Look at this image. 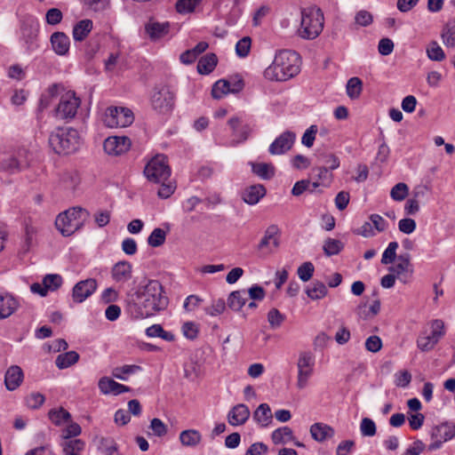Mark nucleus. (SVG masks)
Masks as SVG:
<instances>
[{"instance_id":"nucleus-23","label":"nucleus","mask_w":455,"mask_h":455,"mask_svg":"<svg viewBox=\"0 0 455 455\" xmlns=\"http://www.w3.org/2000/svg\"><path fill=\"white\" fill-rule=\"evenodd\" d=\"M52 50L58 55L64 56L69 51L70 40L63 32H54L50 38Z\"/></svg>"},{"instance_id":"nucleus-21","label":"nucleus","mask_w":455,"mask_h":455,"mask_svg":"<svg viewBox=\"0 0 455 455\" xmlns=\"http://www.w3.org/2000/svg\"><path fill=\"white\" fill-rule=\"evenodd\" d=\"M132 266L126 260L118 261L111 269V276L116 283H125L132 278Z\"/></svg>"},{"instance_id":"nucleus-57","label":"nucleus","mask_w":455,"mask_h":455,"mask_svg":"<svg viewBox=\"0 0 455 455\" xmlns=\"http://www.w3.org/2000/svg\"><path fill=\"white\" fill-rule=\"evenodd\" d=\"M284 319H285L284 315H283L276 308H272L267 313V321L272 329L279 328L282 325Z\"/></svg>"},{"instance_id":"nucleus-62","label":"nucleus","mask_w":455,"mask_h":455,"mask_svg":"<svg viewBox=\"0 0 455 455\" xmlns=\"http://www.w3.org/2000/svg\"><path fill=\"white\" fill-rule=\"evenodd\" d=\"M149 428L152 430L153 435L157 437H163L168 432L167 426L160 419L157 418H154L150 421Z\"/></svg>"},{"instance_id":"nucleus-39","label":"nucleus","mask_w":455,"mask_h":455,"mask_svg":"<svg viewBox=\"0 0 455 455\" xmlns=\"http://www.w3.org/2000/svg\"><path fill=\"white\" fill-rule=\"evenodd\" d=\"M79 360V355L76 351H69L57 356L55 363L59 369H66Z\"/></svg>"},{"instance_id":"nucleus-24","label":"nucleus","mask_w":455,"mask_h":455,"mask_svg":"<svg viewBox=\"0 0 455 455\" xmlns=\"http://www.w3.org/2000/svg\"><path fill=\"white\" fill-rule=\"evenodd\" d=\"M28 165V162L26 158L21 156H9L2 159L0 166L3 170L7 171L11 173L20 172Z\"/></svg>"},{"instance_id":"nucleus-50","label":"nucleus","mask_w":455,"mask_h":455,"mask_svg":"<svg viewBox=\"0 0 455 455\" xmlns=\"http://www.w3.org/2000/svg\"><path fill=\"white\" fill-rule=\"evenodd\" d=\"M166 232L160 228H155L148 237V243L152 247H158L165 242Z\"/></svg>"},{"instance_id":"nucleus-19","label":"nucleus","mask_w":455,"mask_h":455,"mask_svg":"<svg viewBox=\"0 0 455 455\" xmlns=\"http://www.w3.org/2000/svg\"><path fill=\"white\" fill-rule=\"evenodd\" d=\"M250 414L248 406L239 403L235 405L228 412V421L231 426H241L248 420Z\"/></svg>"},{"instance_id":"nucleus-5","label":"nucleus","mask_w":455,"mask_h":455,"mask_svg":"<svg viewBox=\"0 0 455 455\" xmlns=\"http://www.w3.org/2000/svg\"><path fill=\"white\" fill-rule=\"evenodd\" d=\"M88 216L82 207H73L58 215L55 226L64 236H69L83 227Z\"/></svg>"},{"instance_id":"nucleus-52","label":"nucleus","mask_w":455,"mask_h":455,"mask_svg":"<svg viewBox=\"0 0 455 455\" xmlns=\"http://www.w3.org/2000/svg\"><path fill=\"white\" fill-rule=\"evenodd\" d=\"M315 272V267L312 262L307 261L301 264L297 270V274L299 275V278L302 282H307L309 281Z\"/></svg>"},{"instance_id":"nucleus-45","label":"nucleus","mask_w":455,"mask_h":455,"mask_svg":"<svg viewBox=\"0 0 455 455\" xmlns=\"http://www.w3.org/2000/svg\"><path fill=\"white\" fill-rule=\"evenodd\" d=\"M363 89L362 80L358 77L350 78L346 86L347 96L354 100L359 98Z\"/></svg>"},{"instance_id":"nucleus-2","label":"nucleus","mask_w":455,"mask_h":455,"mask_svg":"<svg viewBox=\"0 0 455 455\" xmlns=\"http://www.w3.org/2000/svg\"><path fill=\"white\" fill-rule=\"evenodd\" d=\"M299 55L291 50L280 51L270 66L264 71V77L269 81L284 82L299 72Z\"/></svg>"},{"instance_id":"nucleus-42","label":"nucleus","mask_w":455,"mask_h":455,"mask_svg":"<svg viewBox=\"0 0 455 455\" xmlns=\"http://www.w3.org/2000/svg\"><path fill=\"white\" fill-rule=\"evenodd\" d=\"M85 443L81 439H73L65 441L62 443L63 452L65 455H80L84 449Z\"/></svg>"},{"instance_id":"nucleus-40","label":"nucleus","mask_w":455,"mask_h":455,"mask_svg":"<svg viewBox=\"0 0 455 455\" xmlns=\"http://www.w3.org/2000/svg\"><path fill=\"white\" fill-rule=\"evenodd\" d=\"M328 292L325 284L320 281H314L311 287L306 289L307 295L313 300L324 298Z\"/></svg>"},{"instance_id":"nucleus-14","label":"nucleus","mask_w":455,"mask_h":455,"mask_svg":"<svg viewBox=\"0 0 455 455\" xmlns=\"http://www.w3.org/2000/svg\"><path fill=\"white\" fill-rule=\"evenodd\" d=\"M278 233L279 229L275 225H271L266 229L263 237L258 244V250L263 255L271 254L279 246Z\"/></svg>"},{"instance_id":"nucleus-64","label":"nucleus","mask_w":455,"mask_h":455,"mask_svg":"<svg viewBox=\"0 0 455 455\" xmlns=\"http://www.w3.org/2000/svg\"><path fill=\"white\" fill-rule=\"evenodd\" d=\"M63 18L62 12L58 8H51L45 14L46 22L49 25H57L61 22Z\"/></svg>"},{"instance_id":"nucleus-56","label":"nucleus","mask_w":455,"mask_h":455,"mask_svg":"<svg viewBox=\"0 0 455 455\" xmlns=\"http://www.w3.org/2000/svg\"><path fill=\"white\" fill-rule=\"evenodd\" d=\"M45 401V397L39 392H33L26 397V404L28 408L36 410L40 408Z\"/></svg>"},{"instance_id":"nucleus-32","label":"nucleus","mask_w":455,"mask_h":455,"mask_svg":"<svg viewBox=\"0 0 455 455\" xmlns=\"http://www.w3.org/2000/svg\"><path fill=\"white\" fill-rule=\"evenodd\" d=\"M247 299L245 290L235 291L228 298V306L234 311H239L245 305Z\"/></svg>"},{"instance_id":"nucleus-30","label":"nucleus","mask_w":455,"mask_h":455,"mask_svg":"<svg viewBox=\"0 0 455 455\" xmlns=\"http://www.w3.org/2000/svg\"><path fill=\"white\" fill-rule=\"evenodd\" d=\"M273 414L267 403H260L253 412L254 420L261 427H267L272 422Z\"/></svg>"},{"instance_id":"nucleus-53","label":"nucleus","mask_w":455,"mask_h":455,"mask_svg":"<svg viewBox=\"0 0 455 455\" xmlns=\"http://www.w3.org/2000/svg\"><path fill=\"white\" fill-rule=\"evenodd\" d=\"M398 248L397 242H390L384 251L381 258V263L384 265H387L393 263L396 259V250Z\"/></svg>"},{"instance_id":"nucleus-15","label":"nucleus","mask_w":455,"mask_h":455,"mask_svg":"<svg viewBox=\"0 0 455 455\" xmlns=\"http://www.w3.org/2000/svg\"><path fill=\"white\" fill-rule=\"evenodd\" d=\"M98 287L96 279L88 278L75 284L72 290V299L76 303H82L94 293Z\"/></svg>"},{"instance_id":"nucleus-6","label":"nucleus","mask_w":455,"mask_h":455,"mask_svg":"<svg viewBox=\"0 0 455 455\" xmlns=\"http://www.w3.org/2000/svg\"><path fill=\"white\" fill-rule=\"evenodd\" d=\"M144 174L149 181L164 182L171 176V168L164 155H157L145 166Z\"/></svg>"},{"instance_id":"nucleus-16","label":"nucleus","mask_w":455,"mask_h":455,"mask_svg":"<svg viewBox=\"0 0 455 455\" xmlns=\"http://www.w3.org/2000/svg\"><path fill=\"white\" fill-rule=\"evenodd\" d=\"M131 140L125 136H112L105 140L103 148L108 155L120 156L131 148Z\"/></svg>"},{"instance_id":"nucleus-49","label":"nucleus","mask_w":455,"mask_h":455,"mask_svg":"<svg viewBox=\"0 0 455 455\" xmlns=\"http://www.w3.org/2000/svg\"><path fill=\"white\" fill-rule=\"evenodd\" d=\"M427 55L431 60L442 61L445 59V53L441 46L435 42L432 41L427 48Z\"/></svg>"},{"instance_id":"nucleus-18","label":"nucleus","mask_w":455,"mask_h":455,"mask_svg":"<svg viewBox=\"0 0 455 455\" xmlns=\"http://www.w3.org/2000/svg\"><path fill=\"white\" fill-rule=\"evenodd\" d=\"M243 87V83L241 80L231 84L228 80H219L217 81L212 89V95L214 99H221L223 96L228 93H236L242 91Z\"/></svg>"},{"instance_id":"nucleus-37","label":"nucleus","mask_w":455,"mask_h":455,"mask_svg":"<svg viewBox=\"0 0 455 455\" xmlns=\"http://www.w3.org/2000/svg\"><path fill=\"white\" fill-rule=\"evenodd\" d=\"M271 439L275 444H284L294 439L293 432L289 427H282L271 435Z\"/></svg>"},{"instance_id":"nucleus-60","label":"nucleus","mask_w":455,"mask_h":455,"mask_svg":"<svg viewBox=\"0 0 455 455\" xmlns=\"http://www.w3.org/2000/svg\"><path fill=\"white\" fill-rule=\"evenodd\" d=\"M318 159L324 164L323 166L328 167L331 171L336 170L339 166V159L334 154H323L318 156Z\"/></svg>"},{"instance_id":"nucleus-27","label":"nucleus","mask_w":455,"mask_h":455,"mask_svg":"<svg viewBox=\"0 0 455 455\" xmlns=\"http://www.w3.org/2000/svg\"><path fill=\"white\" fill-rule=\"evenodd\" d=\"M18 307L19 302L12 295H0V319H4L12 315Z\"/></svg>"},{"instance_id":"nucleus-43","label":"nucleus","mask_w":455,"mask_h":455,"mask_svg":"<svg viewBox=\"0 0 455 455\" xmlns=\"http://www.w3.org/2000/svg\"><path fill=\"white\" fill-rule=\"evenodd\" d=\"M410 267L411 256L409 253H403L397 257V263L395 266L390 267L389 270L395 272V275L399 277L405 272H408Z\"/></svg>"},{"instance_id":"nucleus-46","label":"nucleus","mask_w":455,"mask_h":455,"mask_svg":"<svg viewBox=\"0 0 455 455\" xmlns=\"http://www.w3.org/2000/svg\"><path fill=\"white\" fill-rule=\"evenodd\" d=\"M141 368L139 365H123L120 367H116L112 371V375L114 378H116L121 380H126L127 375L133 374L136 371H140Z\"/></svg>"},{"instance_id":"nucleus-54","label":"nucleus","mask_w":455,"mask_h":455,"mask_svg":"<svg viewBox=\"0 0 455 455\" xmlns=\"http://www.w3.org/2000/svg\"><path fill=\"white\" fill-rule=\"evenodd\" d=\"M409 188L405 183L400 182L395 185L390 192V196L395 201H403L408 196Z\"/></svg>"},{"instance_id":"nucleus-59","label":"nucleus","mask_w":455,"mask_h":455,"mask_svg":"<svg viewBox=\"0 0 455 455\" xmlns=\"http://www.w3.org/2000/svg\"><path fill=\"white\" fill-rule=\"evenodd\" d=\"M100 447L105 455H117V446L115 441L110 437H101Z\"/></svg>"},{"instance_id":"nucleus-9","label":"nucleus","mask_w":455,"mask_h":455,"mask_svg":"<svg viewBox=\"0 0 455 455\" xmlns=\"http://www.w3.org/2000/svg\"><path fill=\"white\" fill-rule=\"evenodd\" d=\"M444 333L443 322L439 319L434 320L431 323V332L420 334L417 339V346L421 351H429L434 348Z\"/></svg>"},{"instance_id":"nucleus-63","label":"nucleus","mask_w":455,"mask_h":455,"mask_svg":"<svg viewBox=\"0 0 455 455\" xmlns=\"http://www.w3.org/2000/svg\"><path fill=\"white\" fill-rule=\"evenodd\" d=\"M373 22V16L365 10H361L355 13V23L361 27H368Z\"/></svg>"},{"instance_id":"nucleus-29","label":"nucleus","mask_w":455,"mask_h":455,"mask_svg":"<svg viewBox=\"0 0 455 455\" xmlns=\"http://www.w3.org/2000/svg\"><path fill=\"white\" fill-rule=\"evenodd\" d=\"M93 23L89 19H84L75 24L72 31L73 38L76 42L84 41L91 33Z\"/></svg>"},{"instance_id":"nucleus-35","label":"nucleus","mask_w":455,"mask_h":455,"mask_svg":"<svg viewBox=\"0 0 455 455\" xmlns=\"http://www.w3.org/2000/svg\"><path fill=\"white\" fill-rule=\"evenodd\" d=\"M202 435L196 429L183 430L180 434V441L184 446L195 447L200 443Z\"/></svg>"},{"instance_id":"nucleus-28","label":"nucleus","mask_w":455,"mask_h":455,"mask_svg":"<svg viewBox=\"0 0 455 455\" xmlns=\"http://www.w3.org/2000/svg\"><path fill=\"white\" fill-rule=\"evenodd\" d=\"M334 429L323 423H315L310 427V434L317 442H323L334 435Z\"/></svg>"},{"instance_id":"nucleus-41","label":"nucleus","mask_w":455,"mask_h":455,"mask_svg":"<svg viewBox=\"0 0 455 455\" xmlns=\"http://www.w3.org/2000/svg\"><path fill=\"white\" fill-rule=\"evenodd\" d=\"M60 183L65 189L75 190L80 183V177L75 171L65 172L61 175Z\"/></svg>"},{"instance_id":"nucleus-12","label":"nucleus","mask_w":455,"mask_h":455,"mask_svg":"<svg viewBox=\"0 0 455 455\" xmlns=\"http://www.w3.org/2000/svg\"><path fill=\"white\" fill-rule=\"evenodd\" d=\"M81 100L76 93L68 91L61 95L56 108V115L61 119H72L76 115Z\"/></svg>"},{"instance_id":"nucleus-33","label":"nucleus","mask_w":455,"mask_h":455,"mask_svg":"<svg viewBox=\"0 0 455 455\" xmlns=\"http://www.w3.org/2000/svg\"><path fill=\"white\" fill-rule=\"evenodd\" d=\"M218 63V58L214 53H207L197 63V71L203 75H208L213 71Z\"/></svg>"},{"instance_id":"nucleus-58","label":"nucleus","mask_w":455,"mask_h":455,"mask_svg":"<svg viewBox=\"0 0 455 455\" xmlns=\"http://www.w3.org/2000/svg\"><path fill=\"white\" fill-rule=\"evenodd\" d=\"M251 45V39L249 36H244L240 39L235 44V52L240 58L248 56Z\"/></svg>"},{"instance_id":"nucleus-25","label":"nucleus","mask_w":455,"mask_h":455,"mask_svg":"<svg viewBox=\"0 0 455 455\" xmlns=\"http://www.w3.org/2000/svg\"><path fill=\"white\" fill-rule=\"evenodd\" d=\"M266 195V188L263 185L257 184L251 185L246 188L242 195L243 200L250 204L253 205L259 203V201Z\"/></svg>"},{"instance_id":"nucleus-48","label":"nucleus","mask_w":455,"mask_h":455,"mask_svg":"<svg viewBox=\"0 0 455 455\" xmlns=\"http://www.w3.org/2000/svg\"><path fill=\"white\" fill-rule=\"evenodd\" d=\"M63 283L61 275L58 274H48L43 278V284L45 286L47 291H57Z\"/></svg>"},{"instance_id":"nucleus-55","label":"nucleus","mask_w":455,"mask_h":455,"mask_svg":"<svg viewBox=\"0 0 455 455\" xmlns=\"http://www.w3.org/2000/svg\"><path fill=\"white\" fill-rule=\"evenodd\" d=\"M360 432L363 436L375 435L377 432L375 422L370 418H363L360 423Z\"/></svg>"},{"instance_id":"nucleus-26","label":"nucleus","mask_w":455,"mask_h":455,"mask_svg":"<svg viewBox=\"0 0 455 455\" xmlns=\"http://www.w3.org/2000/svg\"><path fill=\"white\" fill-rule=\"evenodd\" d=\"M145 30L151 40L156 41L169 33L170 24L150 21L146 24Z\"/></svg>"},{"instance_id":"nucleus-38","label":"nucleus","mask_w":455,"mask_h":455,"mask_svg":"<svg viewBox=\"0 0 455 455\" xmlns=\"http://www.w3.org/2000/svg\"><path fill=\"white\" fill-rule=\"evenodd\" d=\"M146 335L148 338H161L166 341H173L175 336L171 331L164 330L160 324H153L146 329Z\"/></svg>"},{"instance_id":"nucleus-1","label":"nucleus","mask_w":455,"mask_h":455,"mask_svg":"<svg viewBox=\"0 0 455 455\" xmlns=\"http://www.w3.org/2000/svg\"><path fill=\"white\" fill-rule=\"evenodd\" d=\"M164 288L157 280H149L135 292V299L129 305V311L133 318H147L166 308L168 298L164 294Z\"/></svg>"},{"instance_id":"nucleus-61","label":"nucleus","mask_w":455,"mask_h":455,"mask_svg":"<svg viewBox=\"0 0 455 455\" xmlns=\"http://www.w3.org/2000/svg\"><path fill=\"white\" fill-rule=\"evenodd\" d=\"M226 308V303L224 299H219L213 300L212 305L204 307V312L211 316H217L221 315Z\"/></svg>"},{"instance_id":"nucleus-8","label":"nucleus","mask_w":455,"mask_h":455,"mask_svg":"<svg viewBox=\"0 0 455 455\" xmlns=\"http://www.w3.org/2000/svg\"><path fill=\"white\" fill-rule=\"evenodd\" d=\"M153 108L160 114L171 112L174 106V94L166 85L155 87L151 96Z\"/></svg>"},{"instance_id":"nucleus-31","label":"nucleus","mask_w":455,"mask_h":455,"mask_svg":"<svg viewBox=\"0 0 455 455\" xmlns=\"http://www.w3.org/2000/svg\"><path fill=\"white\" fill-rule=\"evenodd\" d=\"M48 418L55 426H62L71 421V414L63 407L51 409L48 412Z\"/></svg>"},{"instance_id":"nucleus-11","label":"nucleus","mask_w":455,"mask_h":455,"mask_svg":"<svg viewBox=\"0 0 455 455\" xmlns=\"http://www.w3.org/2000/svg\"><path fill=\"white\" fill-rule=\"evenodd\" d=\"M455 436V424L452 422H443L435 426L431 430V438L433 442L428 445L429 451L440 449L443 443L451 440Z\"/></svg>"},{"instance_id":"nucleus-36","label":"nucleus","mask_w":455,"mask_h":455,"mask_svg":"<svg viewBox=\"0 0 455 455\" xmlns=\"http://www.w3.org/2000/svg\"><path fill=\"white\" fill-rule=\"evenodd\" d=\"M425 187H419L413 192V196L408 199L404 205V212L407 215H414L419 211V203L418 197L425 194Z\"/></svg>"},{"instance_id":"nucleus-10","label":"nucleus","mask_w":455,"mask_h":455,"mask_svg":"<svg viewBox=\"0 0 455 455\" xmlns=\"http://www.w3.org/2000/svg\"><path fill=\"white\" fill-rule=\"evenodd\" d=\"M39 33V23L36 19L28 17L22 21L20 26V39L24 43L28 52L34 51L38 47L37 37Z\"/></svg>"},{"instance_id":"nucleus-13","label":"nucleus","mask_w":455,"mask_h":455,"mask_svg":"<svg viewBox=\"0 0 455 455\" xmlns=\"http://www.w3.org/2000/svg\"><path fill=\"white\" fill-rule=\"evenodd\" d=\"M314 364V356L310 352H302L299 354L297 363V387L299 389H304L307 386V381L313 374Z\"/></svg>"},{"instance_id":"nucleus-22","label":"nucleus","mask_w":455,"mask_h":455,"mask_svg":"<svg viewBox=\"0 0 455 455\" xmlns=\"http://www.w3.org/2000/svg\"><path fill=\"white\" fill-rule=\"evenodd\" d=\"M23 371L18 365L11 366L4 376V384L8 390L13 391L17 389L23 381Z\"/></svg>"},{"instance_id":"nucleus-4","label":"nucleus","mask_w":455,"mask_h":455,"mask_svg":"<svg viewBox=\"0 0 455 455\" xmlns=\"http://www.w3.org/2000/svg\"><path fill=\"white\" fill-rule=\"evenodd\" d=\"M323 13L320 8H307L301 12V24L299 36L307 40L317 37L323 28Z\"/></svg>"},{"instance_id":"nucleus-34","label":"nucleus","mask_w":455,"mask_h":455,"mask_svg":"<svg viewBox=\"0 0 455 455\" xmlns=\"http://www.w3.org/2000/svg\"><path fill=\"white\" fill-rule=\"evenodd\" d=\"M251 170L254 174L262 180H270L275 173V166L267 163H252Z\"/></svg>"},{"instance_id":"nucleus-17","label":"nucleus","mask_w":455,"mask_h":455,"mask_svg":"<svg viewBox=\"0 0 455 455\" xmlns=\"http://www.w3.org/2000/svg\"><path fill=\"white\" fill-rule=\"evenodd\" d=\"M296 134L286 131L280 134L269 146L268 152L271 155H283L288 152L293 146Z\"/></svg>"},{"instance_id":"nucleus-51","label":"nucleus","mask_w":455,"mask_h":455,"mask_svg":"<svg viewBox=\"0 0 455 455\" xmlns=\"http://www.w3.org/2000/svg\"><path fill=\"white\" fill-rule=\"evenodd\" d=\"M202 0H178L175 5L179 13H189L194 12Z\"/></svg>"},{"instance_id":"nucleus-3","label":"nucleus","mask_w":455,"mask_h":455,"mask_svg":"<svg viewBox=\"0 0 455 455\" xmlns=\"http://www.w3.org/2000/svg\"><path fill=\"white\" fill-rule=\"evenodd\" d=\"M49 145L58 155H69L81 145L79 132L71 127H57L49 136Z\"/></svg>"},{"instance_id":"nucleus-20","label":"nucleus","mask_w":455,"mask_h":455,"mask_svg":"<svg viewBox=\"0 0 455 455\" xmlns=\"http://www.w3.org/2000/svg\"><path fill=\"white\" fill-rule=\"evenodd\" d=\"M98 386L100 392L104 395L113 394L116 395L131 390L129 387L120 384L108 377L100 378Z\"/></svg>"},{"instance_id":"nucleus-7","label":"nucleus","mask_w":455,"mask_h":455,"mask_svg":"<svg viewBox=\"0 0 455 455\" xmlns=\"http://www.w3.org/2000/svg\"><path fill=\"white\" fill-rule=\"evenodd\" d=\"M134 121V116L131 109L123 107L108 108L103 122L109 128H123L132 124Z\"/></svg>"},{"instance_id":"nucleus-44","label":"nucleus","mask_w":455,"mask_h":455,"mask_svg":"<svg viewBox=\"0 0 455 455\" xmlns=\"http://www.w3.org/2000/svg\"><path fill=\"white\" fill-rule=\"evenodd\" d=\"M443 43L448 47L455 46V20L449 21L441 34Z\"/></svg>"},{"instance_id":"nucleus-47","label":"nucleus","mask_w":455,"mask_h":455,"mask_svg":"<svg viewBox=\"0 0 455 455\" xmlns=\"http://www.w3.org/2000/svg\"><path fill=\"white\" fill-rule=\"evenodd\" d=\"M343 247L344 245L341 241L333 238H328L324 241L323 250L325 255L330 257L339 253Z\"/></svg>"}]
</instances>
